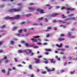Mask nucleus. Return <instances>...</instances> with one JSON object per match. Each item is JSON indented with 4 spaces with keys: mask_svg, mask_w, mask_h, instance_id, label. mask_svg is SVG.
Here are the masks:
<instances>
[{
    "mask_svg": "<svg viewBox=\"0 0 77 77\" xmlns=\"http://www.w3.org/2000/svg\"><path fill=\"white\" fill-rule=\"evenodd\" d=\"M45 68H46V70H47V71L48 72H51V70L49 69L48 68V67H45Z\"/></svg>",
    "mask_w": 77,
    "mask_h": 77,
    "instance_id": "obj_16",
    "label": "nucleus"
},
{
    "mask_svg": "<svg viewBox=\"0 0 77 77\" xmlns=\"http://www.w3.org/2000/svg\"><path fill=\"white\" fill-rule=\"evenodd\" d=\"M57 21L56 20H53V23H57Z\"/></svg>",
    "mask_w": 77,
    "mask_h": 77,
    "instance_id": "obj_45",
    "label": "nucleus"
},
{
    "mask_svg": "<svg viewBox=\"0 0 77 77\" xmlns=\"http://www.w3.org/2000/svg\"><path fill=\"white\" fill-rule=\"evenodd\" d=\"M61 10H63L64 9H66L67 11H73L75 10V8H66L65 7H62L61 8Z\"/></svg>",
    "mask_w": 77,
    "mask_h": 77,
    "instance_id": "obj_3",
    "label": "nucleus"
},
{
    "mask_svg": "<svg viewBox=\"0 0 77 77\" xmlns=\"http://www.w3.org/2000/svg\"><path fill=\"white\" fill-rule=\"evenodd\" d=\"M50 61L51 63H55L56 62V61H54V59H51L50 60Z\"/></svg>",
    "mask_w": 77,
    "mask_h": 77,
    "instance_id": "obj_13",
    "label": "nucleus"
},
{
    "mask_svg": "<svg viewBox=\"0 0 77 77\" xmlns=\"http://www.w3.org/2000/svg\"><path fill=\"white\" fill-rule=\"evenodd\" d=\"M51 28L48 27L47 28V30L46 31V32H48V30H51Z\"/></svg>",
    "mask_w": 77,
    "mask_h": 77,
    "instance_id": "obj_18",
    "label": "nucleus"
},
{
    "mask_svg": "<svg viewBox=\"0 0 77 77\" xmlns=\"http://www.w3.org/2000/svg\"><path fill=\"white\" fill-rule=\"evenodd\" d=\"M28 9L30 11H35V10L36 9V8L35 7H28Z\"/></svg>",
    "mask_w": 77,
    "mask_h": 77,
    "instance_id": "obj_9",
    "label": "nucleus"
},
{
    "mask_svg": "<svg viewBox=\"0 0 77 77\" xmlns=\"http://www.w3.org/2000/svg\"><path fill=\"white\" fill-rule=\"evenodd\" d=\"M60 37H59L58 38V40L59 41H64L65 40V38H62V37H64L65 36V35L64 34H61L60 35Z\"/></svg>",
    "mask_w": 77,
    "mask_h": 77,
    "instance_id": "obj_4",
    "label": "nucleus"
},
{
    "mask_svg": "<svg viewBox=\"0 0 77 77\" xmlns=\"http://www.w3.org/2000/svg\"><path fill=\"white\" fill-rule=\"evenodd\" d=\"M31 56H33V55H34V53H33V52H32H32H31Z\"/></svg>",
    "mask_w": 77,
    "mask_h": 77,
    "instance_id": "obj_50",
    "label": "nucleus"
},
{
    "mask_svg": "<svg viewBox=\"0 0 77 77\" xmlns=\"http://www.w3.org/2000/svg\"><path fill=\"white\" fill-rule=\"evenodd\" d=\"M75 37V36L74 35L70 36V38H74Z\"/></svg>",
    "mask_w": 77,
    "mask_h": 77,
    "instance_id": "obj_31",
    "label": "nucleus"
},
{
    "mask_svg": "<svg viewBox=\"0 0 77 77\" xmlns=\"http://www.w3.org/2000/svg\"><path fill=\"white\" fill-rule=\"evenodd\" d=\"M32 52V50L29 49L25 50V53H26V54H30Z\"/></svg>",
    "mask_w": 77,
    "mask_h": 77,
    "instance_id": "obj_5",
    "label": "nucleus"
},
{
    "mask_svg": "<svg viewBox=\"0 0 77 77\" xmlns=\"http://www.w3.org/2000/svg\"><path fill=\"white\" fill-rule=\"evenodd\" d=\"M40 26H43V23H42V22H40Z\"/></svg>",
    "mask_w": 77,
    "mask_h": 77,
    "instance_id": "obj_46",
    "label": "nucleus"
},
{
    "mask_svg": "<svg viewBox=\"0 0 77 77\" xmlns=\"http://www.w3.org/2000/svg\"><path fill=\"white\" fill-rule=\"evenodd\" d=\"M62 58H63V59H66V56H63V57Z\"/></svg>",
    "mask_w": 77,
    "mask_h": 77,
    "instance_id": "obj_34",
    "label": "nucleus"
},
{
    "mask_svg": "<svg viewBox=\"0 0 77 77\" xmlns=\"http://www.w3.org/2000/svg\"><path fill=\"white\" fill-rule=\"evenodd\" d=\"M59 8H60V6H57L55 7L56 9H59Z\"/></svg>",
    "mask_w": 77,
    "mask_h": 77,
    "instance_id": "obj_44",
    "label": "nucleus"
},
{
    "mask_svg": "<svg viewBox=\"0 0 77 77\" xmlns=\"http://www.w3.org/2000/svg\"><path fill=\"white\" fill-rule=\"evenodd\" d=\"M48 44H47V43L45 42V43H43L44 45H47Z\"/></svg>",
    "mask_w": 77,
    "mask_h": 77,
    "instance_id": "obj_52",
    "label": "nucleus"
},
{
    "mask_svg": "<svg viewBox=\"0 0 77 77\" xmlns=\"http://www.w3.org/2000/svg\"><path fill=\"white\" fill-rule=\"evenodd\" d=\"M57 22H58V23H62V21L60 20H59L58 21H57Z\"/></svg>",
    "mask_w": 77,
    "mask_h": 77,
    "instance_id": "obj_49",
    "label": "nucleus"
},
{
    "mask_svg": "<svg viewBox=\"0 0 77 77\" xmlns=\"http://www.w3.org/2000/svg\"><path fill=\"white\" fill-rule=\"evenodd\" d=\"M62 18H66V17L65 16V15H64V14H62Z\"/></svg>",
    "mask_w": 77,
    "mask_h": 77,
    "instance_id": "obj_38",
    "label": "nucleus"
},
{
    "mask_svg": "<svg viewBox=\"0 0 77 77\" xmlns=\"http://www.w3.org/2000/svg\"><path fill=\"white\" fill-rule=\"evenodd\" d=\"M6 27V25H4L2 26V29H3V28H5Z\"/></svg>",
    "mask_w": 77,
    "mask_h": 77,
    "instance_id": "obj_43",
    "label": "nucleus"
},
{
    "mask_svg": "<svg viewBox=\"0 0 77 77\" xmlns=\"http://www.w3.org/2000/svg\"><path fill=\"white\" fill-rule=\"evenodd\" d=\"M12 69L13 70H16V69L14 67H13L12 68Z\"/></svg>",
    "mask_w": 77,
    "mask_h": 77,
    "instance_id": "obj_55",
    "label": "nucleus"
},
{
    "mask_svg": "<svg viewBox=\"0 0 77 77\" xmlns=\"http://www.w3.org/2000/svg\"><path fill=\"white\" fill-rule=\"evenodd\" d=\"M65 48H69V46H68V45H67L66 46H65Z\"/></svg>",
    "mask_w": 77,
    "mask_h": 77,
    "instance_id": "obj_58",
    "label": "nucleus"
},
{
    "mask_svg": "<svg viewBox=\"0 0 77 77\" xmlns=\"http://www.w3.org/2000/svg\"><path fill=\"white\" fill-rule=\"evenodd\" d=\"M51 72L54 71L55 70V68H52V69H51Z\"/></svg>",
    "mask_w": 77,
    "mask_h": 77,
    "instance_id": "obj_40",
    "label": "nucleus"
},
{
    "mask_svg": "<svg viewBox=\"0 0 77 77\" xmlns=\"http://www.w3.org/2000/svg\"><path fill=\"white\" fill-rule=\"evenodd\" d=\"M17 28V26H14L12 29L13 31L15 30H16Z\"/></svg>",
    "mask_w": 77,
    "mask_h": 77,
    "instance_id": "obj_12",
    "label": "nucleus"
},
{
    "mask_svg": "<svg viewBox=\"0 0 77 77\" xmlns=\"http://www.w3.org/2000/svg\"><path fill=\"white\" fill-rule=\"evenodd\" d=\"M50 36V34H47L46 35V38H48V37H49Z\"/></svg>",
    "mask_w": 77,
    "mask_h": 77,
    "instance_id": "obj_35",
    "label": "nucleus"
},
{
    "mask_svg": "<svg viewBox=\"0 0 77 77\" xmlns=\"http://www.w3.org/2000/svg\"><path fill=\"white\" fill-rule=\"evenodd\" d=\"M45 51L46 52H48V51H51V49H45Z\"/></svg>",
    "mask_w": 77,
    "mask_h": 77,
    "instance_id": "obj_23",
    "label": "nucleus"
},
{
    "mask_svg": "<svg viewBox=\"0 0 77 77\" xmlns=\"http://www.w3.org/2000/svg\"><path fill=\"white\" fill-rule=\"evenodd\" d=\"M26 22H22L20 23V24L22 25V24H25Z\"/></svg>",
    "mask_w": 77,
    "mask_h": 77,
    "instance_id": "obj_33",
    "label": "nucleus"
},
{
    "mask_svg": "<svg viewBox=\"0 0 77 77\" xmlns=\"http://www.w3.org/2000/svg\"><path fill=\"white\" fill-rule=\"evenodd\" d=\"M34 45V44H33V45L29 44L28 47H33Z\"/></svg>",
    "mask_w": 77,
    "mask_h": 77,
    "instance_id": "obj_21",
    "label": "nucleus"
},
{
    "mask_svg": "<svg viewBox=\"0 0 77 77\" xmlns=\"http://www.w3.org/2000/svg\"><path fill=\"white\" fill-rule=\"evenodd\" d=\"M2 72H3V73H5V70L4 69L2 70Z\"/></svg>",
    "mask_w": 77,
    "mask_h": 77,
    "instance_id": "obj_54",
    "label": "nucleus"
},
{
    "mask_svg": "<svg viewBox=\"0 0 77 77\" xmlns=\"http://www.w3.org/2000/svg\"><path fill=\"white\" fill-rule=\"evenodd\" d=\"M69 57V60H71L72 59V58L70 57Z\"/></svg>",
    "mask_w": 77,
    "mask_h": 77,
    "instance_id": "obj_41",
    "label": "nucleus"
},
{
    "mask_svg": "<svg viewBox=\"0 0 77 77\" xmlns=\"http://www.w3.org/2000/svg\"><path fill=\"white\" fill-rule=\"evenodd\" d=\"M61 50L62 51H61L60 53V54H64L63 52H64V51L65 50V48L61 49Z\"/></svg>",
    "mask_w": 77,
    "mask_h": 77,
    "instance_id": "obj_10",
    "label": "nucleus"
},
{
    "mask_svg": "<svg viewBox=\"0 0 77 77\" xmlns=\"http://www.w3.org/2000/svg\"><path fill=\"white\" fill-rule=\"evenodd\" d=\"M14 60H15V62H17L18 61V60H17V58H14Z\"/></svg>",
    "mask_w": 77,
    "mask_h": 77,
    "instance_id": "obj_47",
    "label": "nucleus"
},
{
    "mask_svg": "<svg viewBox=\"0 0 77 77\" xmlns=\"http://www.w3.org/2000/svg\"><path fill=\"white\" fill-rule=\"evenodd\" d=\"M72 33L71 32H68V35H69V36H71V34H72Z\"/></svg>",
    "mask_w": 77,
    "mask_h": 77,
    "instance_id": "obj_29",
    "label": "nucleus"
},
{
    "mask_svg": "<svg viewBox=\"0 0 77 77\" xmlns=\"http://www.w3.org/2000/svg\"><path fill=\"white\" fill-rule=\"evenodd\" d=\"M34 59L35 60V62L36 63H39L40 59L34 58Z\"/></svg>",
    "mask_w": 77,
    "mask_h": 77,
    "instance_id": "obj_8",
    "label": "nucleus"
},
{
    "mask_svg": "<svg viewBox=\"0 0 77 77\" xmlns=\"http://www.w3.org/2000/svg\"><path fill=\"white\" fill-rule=\"evenodd\" d=\"M44 19V18L43 17H41L39 18L38 19V20H42L43 19Z\"/></svg>",
    "mask_w": 77,
    "mask_h": 77,
    "instance_id": "obj_30",
    "label": "nucleus"
},
{
    "mask_svg": "<svg viewBox=\"0 0 77 77\" xmlns=\"http://www.w3.org/2000/svg\"><path fill=\"white\" fill-rule=\"evenodd\" d=\"M17 66H18V67H22L23 66L20 65V64H18L17 65Z\"/></svg>",
    "mask_w": 77,
    "mask_h": 77,
    "instance_id": "obj_36",
    "label": "nucleus"
},
{
    "mask_svg": "<svg viewBox=\"0 0 77 77\" xmlns=\"http://www.w3.org/2000/svg\"><path fill=\"white\" fill-rule=\"evenodd\" d=\"M42 74H46V72L45 71H44V72H42Z\"/></svg>",
    "mask_w": 77,
    "mask_h": 77,
    "instance_id": "obj_60",
    "label": "nucleus"
},
{
    "mask_svg": "<svg viewBox=\"0 0 77 77\" xmlns=\"http://www.w3.org/2000/svg\"><path fill=\"white\" fill-rule=\"evenodd\" d=\"M44 20L46 22H47L48 21V20H47V18H45Z\"/></svg>",
    "mask_w": 77,
    "mask_h": 77,
    "instance_id": "obj_57",
    "label": "nucleus"
},
{
    "mask_svg": "<svg viewBox=\"0 0 77 77\" xmlns=\"http://www.w3.org/2000/svg\"><path fill=\"white\" fill-rule=\"evenodd\" d=\"M20 42L21 44H25V42L24 40H22Z\"/></svg>",
    "mask_w": 77,
    "mask_h": 77,
    "instance_id": "obj_27",
    "label": "nucleus"
},
{
    "mask_svg": "<svg viewBox=\"0 0 77 77\" xmlns=\"http://www.w3.org/2000/svg\"><path fill=\"white\" fill-rule=\"evenodd\" d=\"M40 37V36H34L33 37L34 38H35V39H37V38H39Z\"/></svg>",
    "mask_w": 77,
    "mask_h": 77,
    "instance_id": "obj_25",
    "label": "nucleus"
},
{
    "mask_svg": "<svg viewBox=\"0 0 77 77\" xmlns=\"http://www.w3.org/2000/svg\"><path fill=\"white\" fill-rule=\"evenodd\" d=\"M3 60V59H1V60H0V63H2V62Z\"/></svg>",
    "mask_w": 77,
    "mask_h": 77,
    "instance_id": "obj_56",
    "label": "nucleus"
},
{
    "mask_svg": "<svg viewBox=\"0 0 77 77\" xmlns=\"http://www.w3.org/2000/svg\"><path fill=\"white\" fill-rule=\"evenodd\" d=\"M27 30L26 29H25L23 30V31L24 32H25V33H26L27 32Z\"/></svg>",
    "mask_w": 77,
    "mask_h": 77,
    "instance_id": "obj_59",
    "label": "nucleus"
},
{
    "mask_svg": "<svg viewBox=\"0 0 77 77\" xmlns=\"http://www.w3.org/2000/svg\"><path fill=\"white\" fill-rule=\"evenodd\" d=\"M32 65H29V66L28 67L29 69H32Z\"/></svg>",
    "mask_w": 77,
    "mask_h": 77,
    "instance_id": "obj_28",
    "label": "nucleus"
},
{
    "mask_svg": "<svg viewBox=\"0 0 77 77\" xmlns=\"http://www.w3.org/2000/svg\"><path fill=\"white\" fill-rule=\"evenodd\" d=\"M71 20H74L75 21H77V20H76V18H75L74 17H72L71 18Z\"/></svg>",
    "mask_w": 77,
    "mask_h": 77,
    "instance_id": "obj_20",
    "label": "nucleus"
},
{
    "mask_svg": "<svg viewBox=\"0 0 77 77\" xmlns=\"http://www.w3.org/2000/svg\"><path fill=\"white\" fill-rule=\"evenodd\" d=\"M33 26H38V23H34L32 24Z\"/></svg>",
    "mask_w": 77,
    "mask_h": 77,
    "instance_id": "obj_17",
    "label": "nucleus"
},
{
    "mask_svg": "<svg viewBox=\"0 0 77 77\" xmlns=\"http://www.w3.org/2000/svg\"><path fill=\"white\" fill-rule=\"evenodd\" d=\"M15 39H12V40L10 41L11 44L12 45V44H14V42L13 41H15Z\"/></svg>",
    "mask_w": 77,
    "mask_h": 77,
    "instance_id": "obj_14",
    "label": "nucleus"
},
{
    "mask_svg": "<svg viewBox=\"0 0 77 77\" xmlns=\"http://www.w3.org/2000/svg\"><path fill=\"white\" fill-rule=\"evenodd\" d=\"M36 11L38 12H40V14H44V10L41 9L39 8L37 9Z\"/></svg>",
    "mask_w": 77,
    "mask_h": 77,
    "instance_id": "obj_6",
    "label": "nucleus"
},
{
    "mask_svg": "<svg viewBox=\"0 0 77 77\" xmlns=\"http://www.w3.org/2000/svg\"><path fill=\"white\" fill-rule=\"evenodd\" d=\"M18 52L19 53H25V50H18Z\"/></svg>",
    "mask_w": 77,
    "mask_h": 77,
    "instance_id": "obj_11",
    "label": "nucleus"
},
{
    "mask_svg": "<svg viewBox=\"0 0 77 77\" xmlns=\"http://www.w3.org/2000/svg\"><path fill=\"white\" fill-rule=\"evenodd\" d=\"M44 63H45V64H47V63H49V62H48V61L47 60V61H44Z\"/></svg>",
    "mask_w": 77,
    "mask_h": 77,
    "instance_id": "obj_32",
    "label": "nucleus"
},
{
    "mask_svg": "<svg viewBox=\"0 0 77 77\" xmlns=\"http://www.w3.org/2000/svg\"><path fill=\"white\" fill-rule=\"evenodd\" d=\"M16 36H20V34H16Z\"/></svg>",
    "mask_w": 77,
    "mask_h": 77,
    "instance_id": "obj_64",
    "label": "nucleus"
},
{
    "mask_svg": "<svg viewBox=\"0 0 77 77\" xmlns=\"http://www.w3.org/2000/svg\"><path fill=\"white\" fill-rule=\"evenodd\" d=\"M17 5L19 6L20 7L18 9H17L16 8H14L13 9H11L8 11V12H12V13H14L15 12H18V11H20V10H21V9L23 8V6H22V4L21 3H18L17 4Z\"/></svg>",
    "mask_w": 77,
    "mask_h": 77,
    "instance_id": "obj_1",
    "label": "nucleus"
},
{
    "mask_svg": "<svg viewBox=\"0 0 77 77\" xmlns=\"http://www.w3.org/2000/svg\"><path fill=\"white\" fill-rule=\"evenodd\" d=\"M54 30H57V28L56 27H54Z\"/></svg>",
    "mask_w": 77,
    "mask_h": 77,
    "instance_id": "obj_62",
    "label": "nucleus"
},
{
    "mask_svg": "<svg viewBox=\"0 0 77 77\" xmlns=\"http://www.w3.org/2000/svg\"><path fill=\"white\" fill-rule=\"evenodd\" d=\"M22 29H21L20 30L18 31V33H21V32H22Z\"/></svg>",
    "mask_w": 77,
    "mask_h": 77,
    "instance_id": "obj_39",
    "label": "nucleus"
},
{
    "mask_svg": "<svg viewBox=\"0 0 77 77\" xmlns=\"http://www.w3.org/2000/svg\"><path fill=\"white\" fill-rule=\"evenodd\" d=\"M74 72H75V71H73V72H70L71 74H74Z\"/></svg>",
    "mask_w": 77,
    "mask_h": 77,
    "instance_id": "obj_42",
    "label": "nucleus"
},
{
    "mask_svg": "<svg viewBox=\"0 0 77 77\" xmlns=\"http://www.w3.org/2000/svg\"><path fill=\"white\" fill-rule=\"evenodd\" d=\"M33 48H38V46H36V45H35V44H34V46H33Z\"/></svg>",
    "mask_w": 77,
    "mask_h": 77,
    "instance_id": "obj_22",
    "label": "nucleus"
},
{
    "mask_svg": "<svg viewBox=\"0 0 77 77\" xmlns=\"http://www.w3.org/2000/svg\"><path fill=\"white\" fill-rule=\"evenodd\" d=\"M69 20H71V19L70 18H69L68 19L64 20V21H68Z\"/></svg>",
    "mask_w": 77,
    "mask_h": 77,
    "instance_id": "obj_51",
    "label": "nucleus"
},
{
    "mask_svg": "<svg viewBox=\"0 0 77 77\" xmlns=\"http://www.w3.org/2000/svg\"><path fill=\"white\" fill-rule=\"evenodd\" d=\"M31 40L32 41V42H37V40L35 39L32 38Z\"/></svg>",
    "mask_w": 77,
    "mask_h": 77,
    "instance_id": "obj_19",
    "label": "nucleus"
},
{
    "mask_svg": "<svg viewBox=\"0 0 77 77\" xmlns=\"http://www.w3.org/2000/svg\"><path fill=\"white\" fill-rule=\"evenodd\" d=\"M39 71H40V70L39 69H37V72H39Z\"/></svg>",
    "mask_w": 77,
    "mask_h": 77,
    "instance_id": "obj_61",
    "label": "nucleus"
},
{
    "mask_svg": "<svg viewBox=\"0 0 77 77\" xmlns=\"http://www.w3.org/2000/svg\"><path fill=\"white\" fill-rule=\"evenodd\" d=\"M65 71L63 70H61V71H60V72L61 73H62V72H64Z\"/></svg>",
    "mask_w": 77,
    "mask_h": 77,
    "instance_id": "obj_48",
    "label": "nucleus"
},
{
    "mask_svg": "<svg viewBox=\"0 0 77 77\" xmlns=\"http://www.w3.org/2000/svg\"><path fill=\"white\" fill-rule=\"evenodd\" d=\"M24 45H25L26 47H28L29 44L27 43H25L24 44Z\"/></svg>",
    "mask_w": 77,
    "mask_h": 77,
    "instance_id": "obj_26",
    "label": "nucleus"
},
{
    "mask_svg": "<svg viewBox=\"0 0 77 77\" xmlns=\"http://www.w3.org/2000/svg\"><path fill=\"white\" fill-rule=\"evenodd\" d=\"M56 45L57 47L60 48V47H61L62 46V43H60V45L59 44H57Z\"/></svg>",
    "mask_w": 77,
    "mask_h": 77,
    "instance_id": "obj_15",
    "label": "nucleus"
},
{
    "mask_svg": "<svg viewBox=\"0 0 77 77\" xmlns=\"http://www.w3.org/2000/svg\"><path fill=\"white\" fill-rule=\"evenodd\" d=\"M59 14L57 13H54V14H51L50 16L51 17H55L56 16H57V15H59Z\"/></svg>",
    "mask_w": 77,
    "mask_h": 77,
    "instance_id": "obj_7",
    "label": "nucleus"
},
{
    "mask_svg": "<svg viewBox=\"0 0 77 77\" xmlns=\"http://www.w3.org/2000/svg\"><path fill=\"white\" fill-rule=\"evenodd\" d=\"M5 7V5H3V4H1L0 5V8H4Z\"/></svg>",
    "mask_w": 77,
    "mask_h": 77,
    "instance_id": "obj_24",
    "label": "nucleus"
},
{
    "mask_svg": "<svg viewBox=\"0 0 77 77\" xmlns=\"http://www.w3.org/2000/svg\"><path fill=\"white\" fill-rule=\"evenodd\" d=\"M74 15V14H71V15H69V17H71V16H73Z\"/></svg>",
    "mask_w": 77,
    "mask_h": 77,
    "instance_id": "obj_63",
    "label": "nucleus"
},
{
    "mask_svg": "<svg viewBox=\"0 0 77 77\" xmlns=\"http://www.w3.org/2000/svg\"><path fill=\"white\" fill-rule=\"evenodd\" d=\"M38 58H41V57H42V56L41 55H38Z\"/></svg>",
    "mask_w": 77,
    "mask_h": 77,
    "instance_id": "obj_53",
    "label": "nucleus"
},
{
    "mask_svg": "<svg viewBox=\"0 0 77 77\" xmlns=\"http://www.w3.org/2000/svg\"><path fill=\"white\" fill-rule=\"evenodd\" d=\"M3 59H4V60L7 59V56H5L4 57Z\"/></svg>",
    "mask_w": 77,
    "mask_h": 77,
    "instance_id": "obj_37",
    "label": "nucleus"
},
{
    "mask_svg": "<svg viewBox=\"0 0 77 77\" xmlns=\"http://www.w3.org/2000/svg\"><path fill=\"white\" fill-rule=\"evenodd\" d=\"M20 17L19 15H17V16L13 17H9V16L6 17H4L5 19H10V20H16L17 19H19Z\"/></svg>",
    "mask_w": 77,
    "mask_h": 77,
    "instance_id": "obj_2",
    "label": "nucleus"
}]
</instances>
